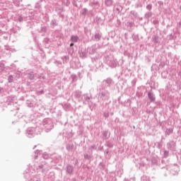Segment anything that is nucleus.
<instances>
[{
    "label": "nucleus",
    "instance_id": "1",
    "mask_svg": "<svg viewBox=\"0 0 181 181\" xmlns=\"http://www.w3.org/2000/svg\"><path fill=\"white\" fill-rule=\"evenodd\" d=\"M42 125L45 128L47 132L53 129V122L50 119H45L42 122Z\"/></svg>",
    "mask_w": 181,
    "mask_h": 181
},
{
    "label": "nucleus",
    "instance_id": "2",
    "mask_svg": "<svg viewBox=\"0 0 181 181\" xmlns=\"http://www.w3.org/2000/svg\"><path fill=\"white\" fill-rule=\"evenodd\" d=\"M27 136L28 138H33L35 136V128H28L26 132Z\"/></svg>",
    "mask_w": 181,
    "mask_h": 181
},
{
    "label": "nucleus",
    "instance_id": "3",
    "mask_svg": "<svg viewBox=\"0 0 181 181\" xmlns=\"http://www.w3.org/2000/svg\"><path fill=\"white\" fill-rule=\"evenodd\" d=\"M39 169L41 170L42 172H46L49 170V165L47 164H41L39 165Z\"/></svg>",
    "mask_w": 181,
    "mask_h": 181
},
{
    "label": "nucleus",
    "instance_id": "4",
    "mask_svg": "<svg viewBox=\"0 0 181 181\" xmlns=\"http://www.w3.org/2000/svg\"><path fill=\"white\" fill-rule=\"evenodd\" d=\"M71 42H76L78 40V37L77 36H73L71 38Z\"/></svg>",
    "mask_w": 181,
    "mask_h": 181
},
{
    "label": "nucleus",
    "instance_id": "5",
    "mask_svg": "<svg viewBox=\"0 0 181 181\" xmlns=\"http://www.w3.org/2000/svg\"><path fill=\"white\" fill-rule=\"evenodd\" d=\"M148 98L151 101H155V98L153 97V95L151 93H148Z\"/></svg>",
    "mask_w": 181,
    "mask_h": 181
},
{
    "label": "nucleus",
    "instance_id": "6",
    "mask_svg": "<svg viewBox=\"0 0 181 181\" xmlns=\"http://www.w3.org/2000/svg\"><path fill=\"white\" fill-rule=\"evenodd\" d=\"M8 83H12L13 81V76L12 75H10L8 78Z\"/></svg>",
    "mask_w": 181,
    "mask_h": 181
},
{
    "label": "nucleus",
    "instance_id": "7",
    "mask_svg": "<svg viewBox=\"0 0 181 181\" xmlns=\"http://www.w3.org/2000/svg\"><path fill=\"white\" fill-rule=\"evenodd\" d=\"M42 157L44 158V159H49V154L45 153L42 155Z\"/></svg>",
    "mask_w": 181,
    "mask_h": 181
},
{
    "label": "nucleus",
    "instance_id": "8",
    "mask_svg": "<svg viewBox=\"0 0 181 181\" xmlns=\"http://www.w3.org/2000/svg\"><path fill=\"white\" fill-rule=\"evenodd\" d=\"M29 78L30 80H33V78H35V76H33V74H30Z\"/></svg>",
    "mask_w": 181,
    "mask_h": 181
},
{
    "label": "nucleus",
    "instance_id": "9",
    "mask_svg": "<svg viewBox=\"0 0 181 181\" xmlns=\"http://www.w3.org/2000/svg\"><path fill=\"white\" fill-rule=\"evenodd\" d=\"M35 155H40V151H36Z\"/></svg>",
    "mask_w": 181,
    "mask_h": 181
},
{
    "label": "nucleus",
    "instance_id": "10",
    "mask_svg": "<svg viewBox=\"0 0 181 181\" xmlns=\"http://www.w3.org/2000/svg\"><path fill=\"white\" fill-rule=\"evenodd\" d=\"M18 21H20V22H22L23 19L21 18H18Z\"/></svg>",
    "mask_w": 181,
    "mask_h": 181
},
{
    "label": "nucleus",
    "instance_id": "11",
    "mask_svg": "<svg viewBox=\"0 0 181 181\" xmlns=\"http://www.w3.org/2000/svg\"><path fill=\"white\" fill-rule=\"evenodd\" d=\"M74 44H73V43H71L70 46H71H71H74Z\"/></svg>",
    "mask_w": 181,
    "mask_h": 181
},
{
    "label": "nucleus",
    "instance_id": "12",
    "mask_svg": "<svg viewBox=\"0 0 181 181\" xmlns=\"http://www.w3.org/2000/svg\"><path fill=\"white\" fill-rule=\"evenodd\" d=\"M52 23H53L54 25H56V23H54V21H52Z\"/></svg>",
    "mask_w": 181,
    "mask_h": 181
},
{
    "label": "nucleus",
    "instance_id": "13",
    "mask_svg": "<svg viewBox=\"0 0 181 181\" xmlns=\"http://www.w3.org/2000/svg\"><path fill=\"white\" fill-rule=\"evenodd\" d=\"M35 158H37V156H35Z\"/></svg>",
    "mask_w": 181,
    "mask_h": 181
}]
</instances>
